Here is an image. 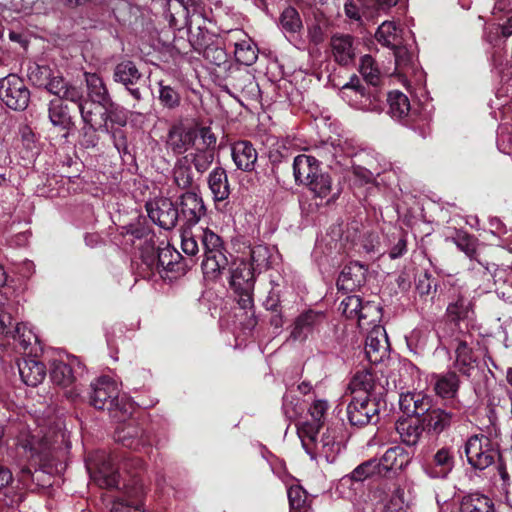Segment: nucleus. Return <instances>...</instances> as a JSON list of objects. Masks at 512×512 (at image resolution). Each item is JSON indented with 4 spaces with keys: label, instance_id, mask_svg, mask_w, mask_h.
Here are the masks:
<instances>
[{
    "label": "nucleus",
    "instance_id": "obj_1",
    "mask_svg": "<svg viewBox=\"0 0 512 512\" xmlns=\"http://www.w3.org/2000/svg\"><path fill=\"white\" fill-rule=\"evenodd\" d=\"M197 238H200L204 250L203 273L209 279H216L228 265L223 241L209 228L202 229L199 235L185 229L181 234V247L185 254L194 256L199 252Z\"/></svg>",
    "mask_w": 512,
    "mask_h": 512
},
{
    "label": "nucleus",
    "instance_id": "obj_2",
    "mask_svg": "<svg viewBox=\"0 0 512 512\" xmlns=\"http://www.w3.org/2000/svg\"><path fill=\"white\" fill-rule=\"evenodd\" d=\"M297 433L311 460L323 459L327 463H333L342 450V444L333 430L327 429L318 437L317 425L302 422L297 427Z\"/></svg>",
    "mask_w": 512,
    "mask_h": 512
},
{
    "label": "nucleus",
    "instance_id": "obj_3",
    "mask_svg": "<svg viewBox=\"0 0 512 512\" xmlns=\"http://www.w3.org/2000/svg\"><path fill=\"white\" fill-rule=\"evenodd\" d=\"M90 404L96 409H108L114 418H125L132 414V404L123 396L120 397L118 383L108 377L102 376L91 383Z\"/></svg>",
    "mask_w": 512,
    "mask_h": 512
},
{
    "label": "nucleus",
    "instance_id": "obj_4",
    "mask_svg": "<svg viewBox=\"0 0 512 512\" xmlns=\"http://www.w3.org/2000/svg\"><path fill=\"white\" fill-rule=\"evenodd\" d=\"M53 437L54 440L51 442L47 436L40 438L39 434H31L27 429L21 430L16 441L17 452L35 465L50 464L58 449L56 446L58 439L63 442L65 435L59 431L54 433Z\"/></svg>",
    "mask_w": 512,
    "mask_h": 512
},
{
    "label": "nucleus",
    "instance_id": "obj_5",
    "mask_svg": "<svg viewBox=\"0 0 512 512\" xmlns=\"http://www.w3.org/2000/svg\"><path fill=\"white\" fill-rule=\"evenodd\" d=\"M30 82L38 87H44L49 93L68 101L81 98V88L66 81L60 74H54L46 65L31 64L27 72Z\"/></svg>",
    "mask_w": 512,
    "mask_h": 512
},
{
    "label": "nucleus",
    "instance_id": "obj_6",
    "mask_svg": "<svg viewBox=\"0 0 512 512\" xmlns=\"http://www.w3.org/2000/svg\"><path fill=\"white\" fill-rule=\"evenodd\" d=\"M142 277H149L156 270L159 273L175 271L181 255L169 245L155 249L154 243L140 244Z\"/></svg>",
    "mask_w": 512,
    "mask_h": 512
},
{
    "label": "nucleus",
    "instance_id": "obj_7",
    "mask_svg": "<svg viewBox=\"0 0 512 512\" xmlns=\"http://www.w3.org/2000/svg\"><path fill=\"white\" fill-rule=\"evenodd\" d=\"M389 389L387 378L383 374L378 376L370 370L356 372L348 386L351 398H364L379 402H385L384 396Z\"/></svg>",
    "mask_w": 512,
    "mask_h": 512
},
{
    "label": "nucleus",
    "instance_id": "obj_8",
    "mask_svg": "<svg viewBox=\"0 0 512 512\" xmlns=\"http://www.w3.org/2000/svg\"><path fill=\"white\" fill-rule=\"evenodd\" d=\"M86 468L92 481L99 487L113 488L119 483L116 456L105 451H95L86 459Z\"/></svg>",
    "mask_w": 512,
    "mask_h": 512
},
{
    "label": "nucleus",
    "instance_id": "obj_9",
    "mask_svg": "<svg viewBox=\"0 0 512 512\" xmlns=\"http://www.w3.org/2000/svg\"><path fill=\"white\" fill-rule=\"evenodd\" d=\"M468 463L475 469L484 470L500 460L496 445L484 434H475L465 443Z\"/></svg>",
    "mask_w": 512,
    "mask_h": 512
},
{
    "label": "nucleus",
    "instance_id": "obj_10",
    "mask_svg": "<svg viewBox=\"0 0 512 512\" xmlns=\"http://www.w3.org/2000/svg\"><path fill=\"white\" fill-rule=\"evenodd\" d=\"M0 100L10 109L25 110L30 101V91L23 79L15 74L0 79Z\"/></svg>",
    "mask_w": 512,
    "mask_h": 512
},
{
    "label": "nucleus",
    "instance_id": "obj_11",
    "mask_svg": "<svg viewBox=\"0 0 512 512\" xmlns=\"http://www.w3.org/2000/svg\"><path fill=\"white\" fill-rule=\"evenodd\" d=\"M375 512H412L411 503L401 487L385 489L379 487L372 492Z\"/></svg>",
    "mask_w": 512,
    "mask_h": 512
},
{
    "label": "nucleus",
    "instance_id": "obj_12",
    "mask_svg": "<svg viewBox=\"0 0 512 512\" xmlns=\"http://www.w3.org/2000/svg\"><path fill=\"white\" fill-rule=\"evenodd\" d=\"M385 402L367 400L364 398H351L347 406L349 422L353 426L375 424L379 420V412Z\"/></svg>",
    "mask_w": 512,
    "mask_h": 512
},
{
    "label": "nucleus",
    "instance_id": "obj_13",
    "mask_svg": "<svg viewBox=\"0 0 512 512\" xmlns=\"http://www.w3.org/2000/svg\"><path fill=\"white\" fill-rule=\"evenodd\" d=\"M198 137V126L184 122L174 124L168 131L166 147L174 154L180 155L191 148Z\"/></svg>",
    "mask_w": 512,
    "mask_h": 512
},
{
    "label": "nucleus",
    "instance_id": "obj_14",
    "mask_svg": "<svg viewBox=\"0 0 512 512\" xmlns=\"http://www.w3.org/2000/svg\"><path fill=\"white\" fill-rule=\"evenodd\" d=\"M115 440L123 446L139 451L152 444L151 435L134 420L120 423L115 430Z\"/></svg>",
    "mask_w": 512,
    "mask_h": 512
},
{
    "label": "nucleus",
    "instance_id": "obj_15",
    "mask_svg": "<svg viewBox=\"0 0 512 512\" xmlns=\"http://www.w3.org/2000/svg\"><path fill=\"white\" fill-rule=\"evenodd\" d=\"M149 218L161 228L169 230L175 227L179 213L168 198H158L146 204Z\"/></svg>",
    "mask_w": 512,
    "mask_h": 512
},
{
    "label": "nucleus",
    "instance_id": "obj_16",
    "mask_svg": "<svg viewBox=\"0 0 512 512\" xmlns=\"http://www.w3.org/2000/svg\"><path fill=\"white\" fill-rule=\"evenodd\" d=\"M227 43L233 45L235 58L238 63L250 66L256 62L258 48L243 30H231L228 34Z\"/></svg>",
    "mask_w": 512,
    "mask_h": 512
},
{
    "label": "nucleus",
    "instance_id": "obj_17",
    "mask_svg": "<svg viewBox=\"0 0 512 512\" xmlns=\"http://www.w3.org/2000/svg\"><path fill=\"white\" fill-rule=\"evenodd\" d=\"M389 354V342L386 331L381 325H374L365 341V355L372 364L382 362Z\"/></svg>",
    "mask_w": 512,
    "mask_h": 512
},
{
    "label": "nucleus",
    "instance_id": "obj_18",
    "mask_svg": "<svg viewBox=\"0 0 512 512\" xmlns=\"http://www.w3.org/2000/svg\"><path fill=\"white\" fill-rule=\"evenodd\" d=\"M256 273L247 259H235L230 268L229 283L231 288L234 291H245L246 293L253 291Z\"/></svg>",
    "mask_w": 512,
    "mask_h": 512
},
{
    "label": "nucleus",
    "instance_id": "obj_19",
    "mask_svg": "<svg viewBox=\"0 0 512 512\" xmlns=\"http://www.w3.org/2000/svg\"><path fill=\"white\" fill-rule=\"evenodd\" d=\"M455 464V456L451 447L439 448L425 465V473L430 478L443 479L452 471Z\"/></svg>",
    "mask_w": 512,
    "mask_h": 512
},
{
    "label": "nucleus",
    "instance_id": "obj_20",
    "mask_svg": "<svg viewBox=\"0 0 512 512\" xmlns=\"http://www.w3.org/2000/svg\"><path fill=\"white\" fill-rule=\"evenodd\" d=\"M180 213L186 225L195 226L206 214L202 197L194 191H187L180 196Z\"/></svg>",
    "mask_w": 512,
    "mask_h": 512
},
{
    "label": "nucleus",
    "instance_id": "obj_21",
    "mask_svg": "<svg viewBox=\"0 0 512 512\" xmlns=\"http://www.w3.org/2000/svg\"><path fill=\"white\" fill-rule=\"evenodd\" d=\"M113 79L115 82L124 85L136 100L142 98L140 90L132 88L141 79V73L133 61L123 60L119 62L114 68Z\"/></svg>",
    "mask_w": 512,
    "mask_h": 512
},
{
    "label": "nucleus",
    "instance_id": "obj_22",
    "mask_svg": "<svg viewBox=\"0 0 512 512\" xmlns=\"http://www.w3.org/2000/svg\"><path fill=\"white\" fill-rule=\"evenodd\" d=\"M331 53L340 65H349L356 56V44L349 34H335L330 40Z\"/></svg>",
    "mask_w": 512,
    "mask_h": 512
},
{
    "label": "nucleus",
    "instance_id": "obj_23",
    "mask_svg": "<svg viewBox=\"0 0 512 512\" xmlns=\"http://www.w3.org/2000/svg\"><path fill=\"white\" fill-rule=\"evenodd\" d=\"M473 267L474 271L481 272L485 270L494 280L496 291L504 298H510L512 295V266H482Z\"/></svg>",
    "mask_w": 512,
    "mask_h": 512
},
{
    "label": "nucleus",
    "instance_id": "obj_24",
    "mask_svg": "<svg viewBox=\"0 0 512 512\" xmlns=\"http://www.w3.org/2000/svg\"><path fill=\"white\" fill-rule=\"evenodd\" d=\"M0 497L3 502L12 506L22 501L21 483L15 480L11 471L0 465Z\"/></svg>",
    "mask_w": 512,
    "mask_h": 512
},
{
    "label": "nucleus",
    "instance_id": "obj_25",
    "mask_svg": "<svg viewBox=\"0 0 512 512\" xmlns=\"http://www.w3.org/2000/svg\"><path fill=\"white\" fill-rule=\"evenodd\" d=\"M453 417V413L449 411L431 407L429 411L424 414L421 422L428 433L439 435L450 427Z\"/></svg>",
    "mask_w": 512,
    "mask_h": 512
},
{
    "label": "nucleus",
    "instance_id": "obj_26",
    "mask_svg": "<svg viewBox=\"0 0 512 512\" xmlns=\"http://www.w3.org/2000/svg\"><path fill=\"white\" fill-rule=\"evenodd\" d=\"M474 286V284L466 283L463 287V294H460L455 301L448 305L447 313L452 319H466L473 314L474 296H471L470 289L473 288V292L476 293L477 289Z\"/></svg>",
    "mask_w": 512,
    "mask_h": 512
},
{
    "label": "nucleus",
    "instance_id": "obj_27",
    "mask_svg": "<svg viewBox=\"0 0 512 512\" xmlns=\"http://www.w3.org/2000/svg\"><path fill=\"white\" fill-rule=\"evenodd\" d=\"M18 370L22 381L32 387L40 384L46 376L45 365L35 358L19 360Z\"/></svg>",
    "mask_w": 512,
    "mask_h": 512
},
{
    "label": "nucleus",
    "instance_id": "obj_28",
    "mask_svg": "<svg viewBox=\"0 0 512 512\" xmlns=\"http://www.w3.org/2000/svg\"><path fill=\"white\" fill-rule=\"evenodd\" d=\"M319 172L318 161L315 157L301 154L294 158L293 174L298 184L307 185Z\"/></svg>",
    "mask_w": 512,
    "mask_h": 512
},
{
    "label": "nucleus",
    "instance_id": "obj_29",
    "mask_svg": "<svg viewBox=\"0 0 512 512\" xmlns=\"http://www.w3.org/2000/svg\"><path fill=\"white\" fill-rule=\"evenodd\" d=\"M75 365L78 367V370L81 369V365L76 357L71 358L68 363L55 361L50 373L51 380L59 386L69 387L74 383L78 372L74 369Z\"/></svg>",
    "mask_w": 512,
    "mask_h": 512
},
{
    "label": "nucleus",
    "instance_id": "obj_30",
    "mask_svg": "<svg viewBox=\"0 0 512 512\" xmlns=\"http://www.w3.org/2000/svg\"><path fill=\"white\" fill-rule=\"evenodd\" d=\"M278 258V251L274 247L256 245L250 250L248 262L257 273H261L272 267Z\"/></svg>",
    "mask_w": 512,
    "mask_h": 512
},
{
    "label": "nucleus",
    "instance_id": "obj_31",
    "mask_svg": "<svg viewBox=\"0 0 512 512\" xmlns=\"http://www.w3.org/2000/svg\"><path fill=\"white\" fill-rule=\"evenodd\" d=\"M410 460V454L403 447L393 446L385 451L378 463L381 471L396 472L405 468Z\"/></svg>",
    "mask_w": 512,
    "mask_h": 512
},
{
    "label": "nucleus",
    "instance_id": "obj_32",
    "mask_svg": "<svg viewBox=\"0 0 512 512\" xmlns=\"http://www.w3.org/2000/svg\"><path fill=\"white\" fill-rule=\"evenodd\" d=\"M232 158L237 168L251 171L257 161V152L250 142L239 141L232 146Z\"/></svg>",
    "mask_w": 512,
    "mask_h": 512
},
{
    "label": "nucleus",
    "instance_id": "obj_33",
    "mask_svg": "<svg viewBox=\"0 0 512 512\" xmlns=\"http://www.w3.org/2000/svg\"><path fill=\"white\" fill-rule=\"evenodd\" d=\"M422 422L417 418H403L396 422V431L403 443L408 446L416 445L424 431Z\"/></svg>",
    "mask_w": 512,
    "mask_h": 512
},
{
    "label": "nucleus",
    "instance_id": "obj_34",
    "mask_svg": "<svg viewBox=\"0 0 512 512\" xmlns=\"http://www.w3.org/2000/svg\"><path fill=\"white\" fill-rule=\"evenodd\" d=\"M279 27L289 41L297 39L303 29L298 11L293 7L285 8L279 18Z\"/></svg>",
    "mask_w": 512,
    "mask_h": 512
},
{
    "label": "nucleus",
    "instance_id": "obj_35",
    "mask_svg": "<svg viewBox=\"0 0 512 512\" xmlns=\"http://www.w3.org/2000/svg\"><path fill=\"white\" fill-rule=\"evenodd\" d=\"M63 99L51 100L48 104V118L51 124L60 131L67 133L72 127V118L68 107L62 102Z\"/></svg>",
    "mask_w": 512,
    "mask_h": 512
},
{
    "label": "nucleus",
    "instance_id": "obj_36",
    "mask_svg": "<svg viewBox=\"0 0 512 512\" xmlns=\"http://www.w3.org/2000/svg\"><path fill=\"white\" fill-rule=\"evenodd\" d=\"M376 473H381L378 460L370 459L358 465L350 474L342 477L338 488L349 486L353 481L362 482Z\"/></svg>",
    "mask_w": 512,
    "mask_h": 512
},
{
    "label": "nucleus",
    "instance_id": "obj_37",
    "mask_svg": "<svg viewBox=\"0 0 512 512\" xmlns=\"http://www.w3.org/2000/svg\"><path fill=\"white\" fill-rule=\"evenodd\" d=\"M456 360L455 367L464 375L470 376L476 369V357L472 348L469 347L466 340H459L455 349Z\"/></svg>",
    "mask_w": 512,
    "mask_h": 512
},
{
    "label": "nucleus",
    "instance_id": "obj_38",
    "mask_svg": "<svg viewBox=\"0 0 512 512\" xmlns=\"http://www.w3.org/2000/svg\"><path fill=\"white\" fill-rule=\"evenodd\" d=\"M85 81L91 101L97 102L99 106L110 102L111 97L108 89L98 74L85 73Z\"/></svg>",
    "mask_w": 512,
    "mask_h": 512
},
{
    "label": "nucleus",
    "instance_id": "obj_39",
    "mask_svg": "<svg viewBox=\"0 0 512 512\" xmlns=\"http://www.w3.org/2000/svg\"><path fill=\"white\" fill-rule=\"evenodd\" d=\"M78 104L79 112L81 114L83 122L88 126L85 131V136L88 135V131L95 132L98 127H102V120L97 119L96 112L99 108L97 102H89L83 99V91L81 90V98L77 101H73Z\"/></svg>",
    "mask_w": 512,
    "mask_h": 512
},
{
    "label": "nucleus",
    "instance_id": "obj_40",
    "mask_svg": "<svg viewBox=\"0 0 512 512\" xmlns=\"http://www.w3.org/2000/svg\"><path fill=\"white\" fill-rule=\"evenodd\" d=\"M209 188L216 201H223L229 196V185L226 171L217 167L213 169L208 178Z\"/></svg>",
    "mask_w": 512,
    "mask_h": 512
},
{
    "label": "nucleus",
    "instance_id": "obj_41",
    "mask_svg": "<svg viewBox=\"0 0 512 512\" xmlns=\"http://www.w3.org/2000/svg\"><path fill=\"white\" fill-rule=\"evenodd\" d=\"M401 32L402 30L399 29L394 22L384 21L378 27L375 37L379 43L392 49L398 44H401Z\"/></svg>",
    "mask_w": 512,
    "mask_h": 512
},
{
    "label": "nucleus",
    "instance_id": "obj_42",
    "mask_svg": "<svg viewBox=\"0 0 512 512\" xmlns=\"http://www.w3.org/2000/svg\"><path fill=\"white\" fill-rule=\"evenodd\" d=\"M493 502L483 494L472 493L462 498L460 512H492Z\"/></svg>",
    "mask_w": 512,
    "mask_h": 512
},
{
    "label": "nucleus",
    "instance_id": "obj_43",
    "mask_svg": "<svg viewBox=\"0 0 512 512\" xmlns=\"http://www.w3.org/2000/svg\"><path fill=\"white\" fill-rule=\"evenodd\" d=\"M321 317V314L313 311H308L300 315L295 321L291 336L295 340H304Z\"/></svg>",
    "mask_w": 512,
    "mask_h": 512
},
{
    "label": "nucleus",
    "instance_id": "obj_44",
    "mask_svg": "<svg viewBox=\"0 0 512 512\" xmlns=\"http://www.w3.org/2000/svg\"><path fill=\"white\" fill-rule=\"evenodd\" d=\"M104 108V112H101V120H102V126L104 127L105 131H109V127L107 125V121L109 120L111 123L118 124L120 127H123L126 125L128 120L127 111L114 103L112 99L109 103H105L102 105Z\"/></svg>",
    "mask_w": 512,
    "mask_h": 512
},
{
    "label": "nucleus",
    "instance_id": "obj_45",
    "mask_svg": "<svg viewBox=\"0 0 512 512\" xmlns=\"http://www.w3.org/2000/svg\"><path fill=\"white\" fill-rule=\"evenodd\" d=\"M49 479L50 476L46 475L42 469H35L34 473H32L31 469L26 466L21 467L18 476V482L21 483V491L23 489H33V484L37 487L50 485Z\"/></svg>",
    "mask_w": 512,
    "mask_h": 512
},
{
    "label": "nucleus",
    "instance_id": "obj_46",
    "mask_svg": "<svg viewBox=\"0 0 512 512\" xmlns=\"http://www.w3.org/2000/svg\"><path fill=\"white\" fill-rule=\"evenodd\" d=\"M341 96L350 106L361 109H370L368 98L365 96L363 88L352 83H346L341 90Z\"/></svg>",
    "mask_w": 512,
    "mask_h": 512
},
{
    "label": "nucleus",
    "instance_id": "obj_47",
    "mask_svg": "<svg viewBox=\"0 0 512 512\" xmlns=\"http://www.w3.org/2000/svg\"><path fill=\"white\" fill-rule=\"evenodd\" d=\"M389 114L395 119H403L410 111L408 97L400 91H392L388 95Z\"/></svg>",
    "mask_w": 512,
    "mask_h": 512
},
{
    "label": "nucleus",
    "instance_id": "obj_48",
    "mask_svg": "<svg viewBox=\"0 0 512 512\" xmlns=\"http://www.w3.org/2000/svg\"><path fill=\"white\" fill-rule=\"evenodd\" d=\"M290 512H312L307 492L299 485H292L287 491Z\"/></svg>",
    "mask_w": 512,
    "mask_h": 512
},
{
    "label": "nucleus",
    "instance_id": "obj_49",
    "mask_svg": "<svg viewBox=\"0 0 512 512\" xmlns=\"http://www.w3.org/2000/svg\"><path fill=\"white\" fill-rule=\"evenodd\" d=\"M459 388V379L454 372H449L437 377L435 392L442 398H453Z\"/></svg>",
    "mask_w": 512,
    "mask_h": 512
},
{
    "label": "nucleus",
    "instance_id": "obj_50",
    "mask_svg": "<svg viewBox=\"0 0 512 512\" xmlns=\"http://www.w3.org/2000/svg\"><path fill=\"white\" fill-rule=\"evenodd\" d=\"M306 186L314 197L324 199L332 192V179L329 174L319 172Z\"/></svg>",
    "mask_w": 512,
    "mask_h": 512
},
{
    "label": "nucleus",
    "instance_id": "obj_51",
    "mask_svg": "<svg viewBox=\"0 0 512 512\" xmlns=\"http://www.w3.org/2000/svg\"><path fill=\"white\" fill-rule=\"evenodd\" d=\"M359 70L369 84L376 86L380 83L382 72L372 56L364 55L361 58Z\"/></svg>",
    "mask_w": 512,
    "mask_h": 512
},
{
    "label": "nucleus",
    "instance_id": "obj_52",
    "mask_svg": "<svg viewBox=\"0 0 512 512\" xmlns=\"http://www.w3.org/2000/svg\"><path fill=\"white\" fill-rule=\"evenodd\" d=\"M332 157L340 166L347 167L349 165V158L354 156V148L345 140H338L337 143H331L327 147Z\"/></svg>",
    "mask_w": 512,
    "mask_h": 512
},
{
    "label": "nucleus",
    "instance_id": "obj_53",
    "mask_svg": "<svg viewBox=\"0 0 512 512\" xmlns=\"http://www.w3.org/2000/svg\"><path fill=\"white\" fill-rule=\"evenodd\" d=\"M20 345L27 349L33 342H37V335L28 323H18L15 328H12L10 334Z\"/></svg>",
    "mask_w": 512,
    "mask_h": 512
},
{
    "label": "nucleus",
    "instance_id": "obj_54",
    "mask_svg": "<svg viewBox=\"0 0 512 512\" xmlns=\"http://www.w3.org/2000/svg\"><path fill=\"white\" fill-rule=\"evenodd\" d=\"M354 270H358L361 273V275H363V273L361 272V265L355 264L353 266L345 267L340 273L337 280V286L339 289L353 290L357 286H360L362 282L361 278L353 279Z\"/></svg>",
    "mask_w": 512,
    "mask_h": 512
},
{
    "label": "nucleus",
    "instance_id": "obj_55",
    "mask_svg": "<svg viewBox=\"0 0 512 512\" xmlns=\"http://www.w3.org/2000/svg\"><path fill=\"white\" fill-rule=\"evenodd\" d=\"M381 317V308L371 302L362 303V307L359 310L357 320L360 328H364L365 320L370 319L369 323L374 324L380 320Z\"/></svg>",
    "mask_w": 512,
    "mask_h": 512
},
{
    "label": "nucleus",
    "instance_id": "obj_56",
    "mask_svg": "<svg viewBox=\"0 0 512 512\" xmlns=\"http://www.w3.org/2000/svg\"><path fill=\"white\" fill-rule=\"evenodd\" d=\"M159 85V101L161 104L168 108L174 109L180 105V95L179 93L171 86L164 85L162 81L158 83Z\"/></svg>",
    "mask_w": 512,
    "mask_h": 512
},
{
    "label": "nucleus",
    "instance_id": "obj_57",
    "mask_svg": "<svg viewBox=\"0 0 512 512\" xmlns=\"http://www.w3.org/2000/svg\"><path fill=\"white\" fill-rule=\"evenodd\" d=\"M328 408V402L323 399H315L309 407V415L312 418L311 424L317 425V431H319L323 425ZM308 422L310 423V421Z\"/></svg>",
    "mask_w": 512,
    "mask_h": 512
},
{
    "label": "nucleus",
    "instance_id": "obj_58",
    "mask_svg": "<svg viewBox=\"0 0 512 512\" xmlns=\"http://www.w3.org/2000/svg\"><path fill=\"white\" fill-rule=\"evenodd\" d=\"M174 182L181 189L191 187L193 174L190 166L181 163L177 164L174 168Z\"/></svg>",
    "mask_w": 512,
    "mask_h": 512
},
{
    "label": "nucleus",
    "instance_id": "obj_59",
    "mask_svg": "<svg viewBox=\"0 0 512 512\" xmlns=\"http://www.w3.org/2000/svg\"><path fill=\"white\" fill-rule=\"evenodd\" d=\"M361 307V298L356 295H350L341 301L339 309L347 318H357Z\"/></svg>",
    "mask_w": 512,
    "mask_h": 512
},
{
    "label": "nucleus",
    "instance_id": "obj_60",
    "mask_svg": "<svg viewBox=\"0 0 512 512\" xmlns=\"http://www.w3.org/2000/svg\"><path fill=\"white\" fill-rule=\"evenodd\" d=\"M392 49L394 51L393 54L395 58L396 69L405 70L412 64L413 54L408 50V48L405 45H402L401 43L393 47Z\"/></svg>",
    "mask_w": 512,
    "mask_h": 512
},
{
    "label": "nucleus",
    "instance_id": "obj_61",
    "mask_svg": "<svg viewBox=\"0 0 512 512\" xmlns=\"http://www.w3.org/2000/svg\"><path fill=\"white\" fill-rule=\"evenodd\" d=\"M411 416H421L432 407V398L423 392L415 391Z\"/></svg>",
    "mask_w": 512,
    "mask_h": 512
},
{
    "label": "nucleus",
    "instance_id": "obj_62",
    "mask_svg": "<svg viewBox=\"0 0 512 512\" xmlns=\"http://www.w3.org/2000/svg\"><path fill=\"white\" fill-rule=\"evenodd\" d=\"M214 160V153L209 149L198 150L193 157V164L200 173L208 170Z\"/></svg>",
    "mask_w": 512,
    "mask_h": 512
},
{
    "label": "nucleus",
    "instance_id": "obj_63",
    "mask_svg": "<svg viewBox=\"0 0 512 512\" xmlns=\"http://www.w3.org/2000/svg\"><path fill=\"white\" fill-rule=\"evenodd\" d=\"M114 147L117 149L119 154L128 153V141L125 131L121 128L109 129Z\"/></svg>",
    "mask_w": 512,
    "mask_h": 512
},
{
    "label": "nucleus",
    "instance_id": "obj_64",
    "mask_svg": "<svg viewBox=\"0 0 512 512\" xmlns=\"http://www.w3.org/2000/svg\"><path fill=\"white\" fill-rule=\"evenodd\" d=\"M12 326L13 321L7 305H0V334L10 335Z\"/></svg>",
    "mask_w": 512,
    "mask_h": 512
}]
</instances>
